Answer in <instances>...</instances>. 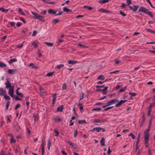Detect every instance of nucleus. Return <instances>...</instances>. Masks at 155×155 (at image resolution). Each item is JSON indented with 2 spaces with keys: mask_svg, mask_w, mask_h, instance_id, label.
Returning <instances> with one entry per match:
<instances>
[{
  "mask_svg": "<svg viewBox=\"0 0 155 155\" xmlns=\"http://www.w3.org/2000/svg\"><path fill=\"white\" fill-rule=\"evenodd\" d=\"M31 13L33 15L32 17L34 19H38L42 22L45 21L44 18L43 16L39 15L37 13L33 12H31Z\"/></svg>",
  "mask_w": 155,
  "mask_h": 155,
  "instance_id": "f257e3e1",
  "label": "nucleus"
},
{
  "mask_svg": "<svg viewBox=\"0 0 155 155\" xmlns=\"http://www.w3.org/2000/svg\"><path fill=\"white\" fill-rule=\"evenodd\" d=\"M108 88V87H105L103 89H99L97 90V91L101 92L103 93L104 94H106L107 93V90Z\"/></svg>",
  "mask_w": 155,
  "mask_h": 155,
  "instance_id": "f03ea898",
  "label": "nucleus"
},
{
  "mask_svg": "<svg viewBox=\"0 0 155 155\" xmlns=\"http://www.w3.org/2000/svg\"><path fill=\"white\" fill-rule=\"evenodd\" d=\"M148 11V9L143 7H140L138 10L139 12H142L145 14H147Z\"/></svg>",
  "mask_w": 155,
  "mask_h": 155,
  "instance_id": "7ed1b4c3",
  "label": "nucleus"
},
{
  "mask_svg": "<svg viewBox=\"0 0 155 155\" xmlns=\"http://www.w3.org/2000/svg\"><path fill=\"white\" fill-rule=\"evenodd\" d=\"M119 101V100L116 99H114L107 102V104L108 106L114 104Z\"/></svg>",
  "mask_w": 155,
  "mask_h": 155,
  "instance_id": "20e7f679",
  "label": "nucleus"
},
{
  "mask_svg": "<svg viewBox=\"0 0 155 155\" xmlns=\"http://www.w3.org/2000/svg\"><path fill=\"white\" fill-rule=\"evenodd\" d=\"M14 93V87L12 86L11 88L9 89L8 94L9 95L12 97H13Z\"/></svg>",
  "mask_w": 155,
  "mask_h": 155,
  "instance_id": "39448f33",
  "label": "nucleus"
},
{
  "mask_svg": "<svg viewBox=\"0 0 155 155\" xmlns=\"http://www.w3.org/2000/svg\"><path fill=\"white\" fill-rule=\"evenodd\" d=\"M107 121V120L106 119H94L93 121V123H103L104 122H105Z\"/></svg>",
  "mask_w": 155,
  "mask_h": 155,
  "instance_id": "423d86ee",
  "label": "nucleus"
},
{
  "mask_svg": "<svg viewBox=\"0 0 155 155\" xmlns=\"http://www.w3.org/2000/svg\"><path fill=\"white\" fill-rule=\"evenodd\" d=\"M8 72L9 74H14L17 72V71L16 69H9L8 70Z\"/></svg>",
  "mask_w": 155,
  "mask_h": 155,
  "instance_id": "0eeeda50",
  "label": "nucleus"
},
{
  "mask_svg": "<svg viewBox=\"0 0 155 155\" xmlns=\"http://www.w3.org/2000/svg\"><path fill=\"white\" fill-rule=\"evenodd\" d=\"M126 101H127L126 100H121L120 101H119V102L118 101L117 102L118 103L115 105V107H118L120 106V105H121L123 103H124L125 102H126Z\"/></svg>",
  "mask_w": 155,
  "mask_h": 155,
  "instance_id": "6e6552de",
  "label": "nucleus"
},
{
  "mask_svg": "<svg viewBox=\"0 0 155 155\" xmlns=\"http://www.w3.org/2000/svg\"><path fill=\"white\" fill-rule=\"evenodd\" d=\"M139 8V6L138 5H133L132 6H130L129 7V8L130 9L134 11H136L138 8Z\"/></svg>",
  "mask_w": 155,
  "mask_h": 155,
  "instance_id": "1a4fd4ad",
  "label": "nucleus"
},
{
  "mask_svg": "<svg viewBox=\"0 0 155 155\" xmlns=\"http://www.w3.org/2000/svg\"><path fill=\"white\" fill-rule=\"evenodd\" d=\"M45 140L44 139H42L41 143V151H45Z\"/></svg>",
  "mask_w": 155,
  "mask_h": 155,
  "instance_id": "9d476101",
  "label": "nucleus"
},
{
  "mask_svg": "<svg viewBox=\"0 0 155 155\" xmlns=\"http://www.w3.org/2000/svg\"><path fill=\"white\" fill-rule=\"evenodd\" d=\"M5 84L6 85L5 87L6 88H9L12 86L11 85L9 81L8 80H7V81L5 82Z\"/></svg>",
  "mask_w": 155,
  "mask_h": 155,
  "instance_id": "9b49d317",
  "label": "nucleus"
},
{
  "mask_svg": "<svg viewBox=\"0 0 155 155\" xmlns=\"http://www.w3.org/2000/svg\"><path fill=\"white\" fill-rule=\"evenodd\" d=\"M53 120H54L55 122H59L63 120V119L62 117H60L59 118H54Z\"/></svg>",
  "mask_w": 155,
  "mask_h": 155,
  "instance_id": "f8f14e48",
  "label": "nucleus"
},
{
  "mask_svg": "<svg viewBox=\"0 0 155 155\" xmlns=\"http://www.w3.org/2000/svg\"><path fill=\"white\" fill-rule=\"evenodd\" d=\"M68 63L69 64H74L78 63V62L76 60H70L68 61Z\"/></svg>",
  "mask_w": 155,
  "mask_h": 155,
  "instance_id": "ddd939ff",
  "label": "nucleus"
},
{
  "mask_svg": "<svg viewBox=\"0 0 155 155\" xmlns=\"http://www.w3.org/2000/svg\"><path fill=\"white\" fill-rule=\"evenodd\" d=\"M6 93V91L5 90H3L2 88L0 89V96H4Z\"/></svg>",
  "mask_w": 155,
  "mask_h": 155,
  "instance_id": "4468645a",
  "label": "nucleus"
},
{
  "mask_svg": "<svg viewBox=\"0 0 155 155\" xmlns=\"http://www.w3.org/2000/svg\"><path fill=\"white\" fill-rule=\"evenodd\" d=\"M150 128H149L144 132V136H149V131Z\"/></svg>",
  "mask_w": 155,
  "mask_h": 155,
  "instance_id": "2eb2a0df",
  "label": "nucleus"
},
{
  "mask_svg": "<svg viewBox=\"0 0 155 155\" xmlns=\"http://www.w3.org/2000/svg\"><path fill=\"white\" fill-rule=\"evenodd\" d=\"M48 12L50 14H53L55 15L57 11L54 10L53 9H50L48 10Z\"/></svg>",
  "mask_w": 155,
  "mask_h": 155,
  "instance_id": "dca6fc26",
  "label": "nucleus"
},
{
  "mask_svg": "<svg viewBox=\"0 0 155 155\" xmlns=\"http://www.w3.org/2000/svg\"><path fill=\"white\" fill-rule=\"evenodd\" d=\"M68 143L71 146L74 148L76 149L77 148V146L74 143H72L70 141H68Z\"/></svg>",
  "mask_w": 155,
  "mask_h": 155,
  "instance_id": "f3484780",
  "label": "nucleus"
},
{
  "mask_svg": "<svg viewBox=\"0 0 155 155\" xmlns=\"http://www.w3.org/2000/svg\"><path fill=\"white\" fill-rule=\"evenodd\" d=\"M153 118V117L152 116H151L150 117L149 119V124H148V127H149V128L151 127V126L152 123Z\"/></svg>",
  "mask_w": 155,
  "mask_h": 155,
  "instance_id": "a211bd4d",
  "label": "nucleus"
},
{
  "mask_svg": "<svg viewBox=\"0 0 155 155\" xmlns=\"http://www.w3.org/2000/svg\"><path fill=\"white\" fill-rule=\"evenodd\" d=\"M63 108L64 107L63 105L59 106L57 108V111H58L61 112L63 109Z\"/></svg>",
  "mask_w": 155,
  "mask_h": 155,
  "instance_id": "6ab92c4d",
  "label": "nucleus"
},
{
  "mask_svg": "<svg viewBox=\"0 0 155 155\" xmlns=\"http://www.w3.org/2000/svg\"><path fill=\"white\" fill-rule=\"evenodd\" d=\"M149 136H144V140H145V143L147 144L149 143Z\"/></svg>",
  "mask_w": 155,
  "mask_h": 155,
  "instance_id": "aec40b11",
  "label": "nucleus"
},
{
  "mask_svg": "<svg viewBox=\"0 0 155 155\" xmlns=\"http://www.w3.org/2000/svg\"><path fill=\"white\" fill-rule=\"evenodd\" d=\"M17 59L16 58L11 59L9 60L8 61V63L9 64H11L13 62H15L17 61Z\"/></svg>",
  "mask_w": 155,
  "mask_h": 155,
  "instance_id": "412c9836",
  "label": "nucleus"
},
{
  "mask_svg": "<svg viewBox=\"0 0 155 155\" xmlns=\"http://www.w3.org/2000/svg\"><path fill=\"white\" fill-rule=\"evenodd\" d=\"M100 11H101V12L104 13H110V11H109L108 10H106L105 9L101 8L100 9Z\"/></svg>",
  "mask_w": 155,
  "mask_h": 155,
  "instance_id": "4be33fe9",
  "label": "nucleus"
},
{
  "mask_svg": "<svg viewBox=\"0 0 155 155\" xmlns=\"http://www.w3.org/2000/svg\"><path fill=\"white\" fill-rule=\"evenodd\" d=\"M109 0H100L99 2L101 4H104L108 2Z\"/></svg>",
  "mask_w": 155,
  "mask_h": 155,
  "instance_id": "5701e85b",
  "label": "nucleus"
},
{
  "mask_svg": "<svg viewBox=\"0 0 155 155\" xmlns=\"http://www.w3.org/2000/svg\"><path fill=\"white\" fill-rule=\"evenodd\" d=\"M100 143L101 145L102 146H104L105 145V142H104V137H102L100 140Z\"/></svg>",
  "mask_w": 155,
  "mask_h": 155,
  "instance_id": "b1692460",
  "label": "nucleus"
},
{
  "mask_svg": "<svg viewBox=\"0 0 155 155\" xmlns=\"http://www.w3.org/2000/svg\"><path fill=\"white\" fill-rule=\"evenodd\" d=\"M56 94H54L53 95V98L52 99V104H53L55 103V101L56 98Z\"/></svg>",
  "mask_w": 155,
  "mask_h": 155,
  "instance_id": "393cba45",
  "label": "nucleus"
},
{
  "mask_svg": "<svg viewBox=\"0 0 155 155\" xmlns=\"http://www.w3.org/2000/svg\"><path fill=\"white\" fill-rule=\"evenodd\" d=\"M105 78L104 76L103 75H101L98 76L97 77L98 80H103Z\"/></svg>",
  "mask_w": 155,
  "mask_h": 155,
  "instance_id": "a878e982",
  "label": "nucleus"
},
{
  "mask_svg": "<svg viewBox=\"0 0 155 155\" xmlns=\"http://www.w3.org/2000/svg\"><path fill=\"white\" fill-rule=\"evenodd\" d=\"M63 11L66 12H72L71 10L66 7H64L63 8Z\"/></svg>",
  "mask_w": 155,
  "mask_h": 155,
  "instance_id": "bb28decb",
  "label": "nucleus"
},
{
  "mask_svg": "<svg viewBox=\"0 0 155 155\" xmlns=\"http://www.w3.org/2000/svg\"><path fill=\"white\" fill-rule=\"evenodd\" d=\"M45 44L48 46L49 47H52L53 46V44L52 43L45 42Z\"/></svg>",
  "mask_w": 155,
  "mask_h": 155,
  "instance_id": "cd10ccee",
  "label": "nucleus"
},
{
  "mask_svg": "<svg viewBox=\"0 0 155 155\" xmlns=\"http://www.w3.org/2000/svg\"><path fill=\"white\" fill-rule=\"evenodd\" d=\"M0 10L1 11L3 12H5V13H6L8 11V9H5L4 8L2 7L0 8Z\"/></svg>",
  "mask_w": 155,
  "mask_h": 155,
  "instance_id": "c85d7f7f",
  "label": "nucleus"
},
{
  "mask_svg": "<svg viewBox=\"0 0 155 155\" xmlns=\"http://www.w3.org/2000/svg\"><path fill=\"white\" fill-rule=\"evenodd\" d=\"M4 98L6 100H10V97H9V96L7 95H6V94L4 95Z\"/></svg>",
  "mask_w": 155,
  "mask_h": 155,
  "instance_id": "c756f323",
  "label": "nucleus"
},
{
  "mask_svg": "<svg viewBox=\"0 0 155 155\" xmlns=\"http://www.w3.org/2000/svg\"><path fill=\"white\" fill-rule=\"evenodd\" d=\"M140 133H139L138 137H137V139L136 141V145H137L139 143V142L140 139Z\"/></svg>",
  "mask_w": 155,
  "mask_h": 155,
  "instance_id": "7c9ffc66",
  "label": "nucleus"
},
{
  "mask_svg": "<svg viewBox=\"0 0 155 155\" xmlns=\"http://www.w3.org/2000/svg\"><path fill=\"white\" fill-rule=\"evenodd\" d=\"M6 66V64L2 62H0V67H5Z\"/></svg>",
  "mask_w": 155,
  "mask_h": 155,
  "instance_id": "2f4dec72",
  "label": "nucleus"
},
{
  "mask_svg": "<svg viewBox=\"0 0 155 155\" xmlns=\"http://www.w3.org/2000/svg\"><path fill=\"white\" fill-rule=\"evenodd\" d=\"M127 89V87H125L123 88H121L119 91V92H121L125 91Z\"/></svg>",
  "mask_w": 155,
  "mask_h": 155,
  "instance_id": "473e14b6",
  "label": "nucleus"
},
{
  "mask_svg": "<svg viewBox=\"0 0 155 155\" xmlns=\"http://www.w3.org/2000/svg\"><path fill=\"white\" fill-rule=\"evenodd\" d=\"M78 123L80 124H84V123L86 124V120H79L78 121Z\"/></svg>",
  "mask_w": 155,
  "mask_h": 155,
  "instance_id": "72a5a7b5",
  "label": "nucleus"
},
{
  "mask_svg": "<svg viewBox=\"0 0 155 155\" xmlns=\"http://www.w3.org/2000/svg\"><path fill=\"white\" fill-rule=\"evenodd\" d=\"M142 118L143 119L141 121L140 126H141L143 125V123H144L145 120V117H144V115H143Z\"/></svg>",
  "mask_w": 155,
  "mask_h": 155,
  "instance_id": "f704fd0d",
  "label": "nucleus"
},
{
  "mask_svg": "<svg viewBox=\"0 0 155 155\" xmlns=\"http://www.w3.org/2000/svg\"><path fill=\"white\" fill-rule=\"evenodd\" d=\"M64 64H60L56 66V68H58V69H60L61 68H63L64 67Z\"/></svg>",
  "mask_w": 155,
  "mask_h": 155,
  "instance_id": "c9c22d12",
  "label": "nucleus"
},
{
  "mask_svg": "<svg viewBox=\"0 0 155 155\" xmlns=\"http://www.w3.org/2000/svg\"><path fill=\"white\" fill-rule=\"evenodd\" d=\"M10 141L11 143H15L16 142V140L13 138V137H12L11 138Z\"/></svg>",
  "mask_w": 155,
  "mask_h": 155,
  "instance_id": "e433bc0d",
  "label": "nucleus"
},
{
  "mask_svg": "<svg viewBox=\"0 0 155 155\" xmlns=\"http://www.w3.org/2000/svg\"><path fill=\"white\" fill-rule=\"evenodd\" d=\"M59 20L57 19H54L52 21L53 23H54V24H56L59 21Z\"/></svg>",
  "mask_w": 155,
  "mask_h": 155,
  "instance_id": "4c0bfd02",
  "label": "nucleus"
},
{
  "mask_svg": "<svg viewBox=\"0 0 155 155\" xmlns=\"http://www.w3.org/2000/svg\"><path fill=\"white\" fill-rule=\"evenodd\" d=\"M10 101H8L7 103H6V110H7L9 106V105L10 104Z\"/></svg>",
  "mask_w": 155,
  "mask_h": 155,
  "instance_id": "58836bf2",
  "label": "nucleus"
},
{
  "mask_svg": "<svg viewBox=\"0 0 155 155\" xmlns=\"http://www.w3.org/2000/svg\"><path fill=\"white\" fill-rule=\"evenodd\" d=\"M155 106V102H153V103H151L150 104L148 108H151L152 109V107L153 106Z\"/></svg>",
  "mask_w": 155,
  "mask_h": 155,
  "instance_id": "ea45409f",
  "label": "nucleus"
},
{
  "mask_svg": "<svg viewBox=\"0 0 155 155\" xmlns=\"http://www.w3.org/2000/svg\"><path fill=\"white\" fill-rule=\"evenodd\" d=\"M13 97L15 98V99L16 101L21 100V99L19 98L17 95H14Z\"/></svg>",
  "mask_w": 155,
  "mask_h": 155,
  "instance_id": "a19ab883",
  "label": "nucleus"
},
{
  "mask_svg": "<svg viewBox=\"0 0 155 155\" xmlns=\"http://www.w3.org/2000/svg\"><path fill=\"white\" fill-rule=\"evenodd\" d=\"M18 12L19 13H20L21 15H25V14L22 11L21 9L20 8H19L18 9Z\"/></svg>",
  "mask_w": 155,
  "mask_h": 155,
  "instance_id": "79ce46f5",
  "label": "nucleus"
},
{
  "mask_svg": "<svg viewBox=\"0 0 155 155\" xmlns=\"http://www.w3.org/2000/svg\"><path fill=\"white\" fill-rule=\"evenodd\" d=\"M147 115L149 116L150 115L151 113V108H148V110Z\"/></svg>",
  "mask_w": 155,
  "mask_h": 155,
  "instance_id": "37998d69",
  "label": "nucleus"
},
{
  "mask_svg": "<svg viewBox=\"0 0 155 155\" xmlns=\"http://www.w3.org/2000/svg\"><path fill=\"white\" fill-rule=\"evenodd\" d=\"M51 145V142L49 141L48 140V143H47V145H48V150H49L50 148V146Z\"/></svg>",
  "mask_w": 155,
  "mask_h": 155,
  "instance_id": "c03bdc74",
  "label": "nucleus"
},
{
  "mask_svg": "<svg viewBox=\"0 0 155 155\" xmlns=\"http://www.w3.org/2000/svg\"><path fill=\"white\" fill-rule=\"evenodd\" d=\"M120 13L122 16L124 17L126 15V14L124 13V12H122V11L120 10Z\"/></svg>",
  "mask_w": 155,
  "mask_h": 155,
  "instance_id": "a18cd8bd",
  "label": "nucleus"
},
{
  "mask_svg": "<svg viewBox=\"0 0 155 155\" xmlns=\"http://www.w3.org/2000/svg\"><path fill=\"white\" fill-rule=\"evenodd\" d=\"M32 45H34L35 48H36L38 47V45L37 43L35 41L32 42Z\"/></svg>",
  "mask_w": 155,
  "mask_h": 155,
  "instance_id": "49530a36",
  "label": "nucleus"
},
{
  "mask_svg": "<svg viewBox=\"0 0 155 155\" xmlns=\"http://www.w3.org/2000/svg\"><path fill=\"white\" fill-rule=\"evenodd\" d=\"M146 14L149 15L150 17L152 18L153 17V15L152 14L151 12L150 11H148Z\"/></svg>",
  "mask_w": 155,
  "mask_h": 155,
  "instance_id": "de8ad7c7",
  "label": "nucleus"
},
{
  "mask_svg": "<svg viewBox=\"0 0 155 155\" xmlns=\"http://www.w3.org/2000/svg\"><path fill=\"white\" fill-rule=\"evenodd\" d=\"M29 66L32 67L33 68H37V67L35 66L33 63L30 64L29 65Z\"/></svg>",
  "mask_w": 155,
  "mask_h": 155,
  "instance_id": "09e8293b",
  "label": "nucleus"
},
{
  "mask_svg": "<svg viewBox=\"0 0 155 155\" xmlns=\"http://www.w3.org/2000/svg\"><path fill=\"white\" fill-rule=\"evenodd\" d=\"M84 8H87L89 10H91L93 9V8L91 7L87 6H84L83 7Z\"/></svg>",
  "mask_w": 155,
  "mask_h": 155,
  "instance_id": "8fccbe9b",
  "label": "nucleus"
},
{
  "mask_svg": "<svg viewBox=\"0 0 155 155\" xmlns=\"http://www.w3.org/2000/svg\"><path fill=\"white\" fill-rule=\"evenodd\" d=\"M21 106V105L19 104H18L15 106V109L17 110L18 108H19Z\"/></svg>",
  "mask_w": 155,
  "mask_h": 155,
  "instance_id": "3c124183",
  "label": "nucleus"
},
{
  "mask_svg": "<svg viewBox=\"0 0 155 155\" xmlns=\"http://www.w3.org/2000/svg\"><path fill=\"white\" fill-rule=\"evenodd\" d=\"M101 108H93L92 110L94 111H100L101 110Z\"/></svg>",
  "mask_w": 155,
  "mask_h": 155,
  "instance_id": "603ef678",
  "label": "nucleus"
},
{
  "mask_svg": "<svg viewBox=\"0 0 155 155\" xmlns=\"http://www.w3.org/2000/svg\"><path fill=\"white\" fill-rule=\"evenodd\" d=\"M129 95H130L131 96H136V94L135 93H132V92H129Z\"/></svg>",
  "mask_w": 155,
  "mask_h": 155,
  "instance_id": "864d4df0",
  "label": "nucleus"
},
{
  "mask_svg": "<svg viewBox=\"0 0 155 155\" xmlns=\"http://www.w3.org/2000/svg\"><path fill=\"white\" fill-rule=\"evenodd\" d=\"M148 155H152L151 150L150 147L148 148Z\"/></svg>",
  "mask_w": 155,
  "mask_h": 155,
  "instance_id": "5fc2aeb1",
  "label": "nucleus"
},
{
  "mask_svg": "<svg viewBox=\"0 0 155 155\" xmlns=\"http://www.w3.org/2000/svg\"><path fill=\"white\" fill-rule=\"evenodd\" d=\"M129 136L131 137L132 139H134L135 138V136L132 133H130L129 134Z\"/></svg>",
  "mask_w": 155,
  "mask_h": 155,
  "instance_id": "6e6d98bb",
  "label": "nucleus"
},
{
  "mask_svg": "<svg viewBox=\"0 0 155 155\" xmlns=\"http://www.w3.org/2000/svg\"><path fill=\"white\" fill-rule=\"evenodd\" d=\"M54 133L56 134L55 136L56 137L58 136L59 134V132L56 130H54Z\"/></svg>",
  "mask_w": 155,
  "mask_h": 155,
  "instance_id": "4d7b16f0",
  "label": "nucleus"
},
{
  "mask_svg": "<svg viewBox=\"0 0 155 155\" xmlns=\"http://www.w3.org/2000/svg\"><path fill=\"white\" fill-rule=\"evenodd\" d=\"M53 73H54L53 72L48 73H47V74H46V76H49V77L51 76L52 75Z\"/></svg>",
  "mask_w": 155,
  "mask_h": 155,
  "instance_id": "13d9d810",
  "label": "nucleus"
},
{
  "mask_svg": "<svg viewBox=\"0 0 155 155\" xmlns=\"http://www.w3.org/2000/svg\"><path fill=\"white\" fill-rule=\"evenodd\" d=\"M37 33V31L36 30H34L33 31V34L32 35V36H35L36 35Z\"/></svg>",
  "mask_w": 155,
  "mask_h": 155,
  "instance_id": "bf43d9fd",
  "label": "nucleus"
},
{
  "mask_svg": "<svg viewBox=\"0 0 155 155\" xmlns=\"http://www.w3.org/2000/svg\"><path fill=\"white\" fill-rule=\"evenodd\" d=\"M114 107L113 106H111V107H108L104 109V110L105 111H107L109 109H111L112 108H113Z\"/></svg>",
  "mask_w": 155,
  "mask_h": 155,
  "instance_id": "052dcab7",
  "label": "nucleus"
},
{
  "mask_svg": "<svg viewBox=\"0 0 155 155\" xmlns=\"http://www.w3.org/2000/svg\"><path fill=\"white\" fill-rule=\"evenodd\" d=\"M146 30L148 31H149V32H150L151 33H154V34H155V31H153V30H150V29H146Z\"/></svg>",
  "mask_w": 155,
  "mask_h": 155,
  "instance_id": "680f3d73",
  "label": "nucleus"
},
{
  "mask_svg": "<svg viewBox=\"0 0 155 155\" xmlns=\"http://www.w3.org/2000/svg\"><path fill=\"white\" fill-rule=\"evenodd\" d=\"M74 137H76L78 134V131L77 130H74Z\"/></svg>",
  "mask_w": 155,
  "mask_h": 155,
  "instance_id": "e2e57ef3",
  "label": "nucleus"
},
{
  "mask_svg": "<svg viewBox=\"0 0 155 155\" xmlns=\"http://www.w3.org/2000/svg\"><path fill=\"white\" fill-rule=\"evenodd\" d=\"M96 131L97 132H99L101 131V127H97L96 128Z\"/></svg>",
  "mask_w": 155,
  "mask_h": 155,
  "instance_id": "0e129e2a",
  "label": "nucleus"
},
{
  "mask_svg": "<svg viewBox=\"0 0 155 155\" xmlns=\"http://www.w3.org/2000/svg\"><path fill=\"white\" fill-rule=\"evenodd\" d=\"M38 115L37 114H35L33 115V117L35 120H38Z\"/></svg>",
  "mask_w": 155,
  "mask_h": 155,
  "instance_id": "69168bd1",
  "label": "nucleus"
},
{
  "mask_svg": "<svg viewBox=\"0 0 155 155\" xmlns=\"http://www.w3.org/2000/svg\"><path fill=\"white\" fill-rule=\"evenodd\" d=\"M114 61H115V63L116 64H117L120 62V61L119 60H118L117 59H115Z\"/></svg>",
  "mask_w": 155,
  "mask_h": 155,
  "instance_id": "338daca9",
  "label": "nucleus"
},
{
  "mask_svg": "<svg viewBox=\"0 0 155 155\" xmlns=\"http://www.w3.org/2000/svg\"><path fill=\"white\" fill-rule=\"evenodd\" d=\"M126 2L128 5H129L131 3V1L130 0H127Z\"/></svg>",
  "mask_w": 155,
  "mask_h": 155,
  "instance_id": "774afa93",
  "label": "nucleus"
}]
</instances>
